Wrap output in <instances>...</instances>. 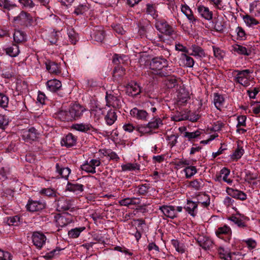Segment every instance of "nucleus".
Instances as JSON below:
<instances>
[{"label": "nucleus", "mask_w": 260, "mask_h": 260, "mask_svg": "<svg viewBox=\"0 0 260 260\" xmlns=\"http://www.w3.org/2000/svg\"><path fill=\"white\" fill-rule=\"evenodd\" d=\"M150 67L153 70L159 71V74L161 76H168L172 73L171 69L169 70L166 69L169 68L167 60L162 57L153 58L150 62Z\"/></svg>", "instance_id": "1"}, {"label": "nucleus", "mask_w": 260, "mask_h": 260, "mask_svg": "<svg viewBox=\"0 0 260 260\" xmlns=\"http://www.w3.org/2000/svg\"><path fill=\"white\" fill-rule=\"evenodd\" d=\"M32 21V17L31 15L24 11H22L17 16L14 17L13 22L18 25L27 26L30 25Z\"/></svg>", "instance_id": "2"}, {"label": "nucleus", "mask_w": 260, "mask_h": 260, "mask_svg": "<svg viewBox=\"0 0 260 260\" xmlns=\"http://www.w3.org/2000/svg\"><path fill=\"white\" fill-rule=\"evenodd\" d=\"M155 27L159 32L166 35L171 36L174 34L173 28L165 20H157Z\"/></svg>", "instance_id": "3"}, {"label": "nucleus", "mask_w": 260, "mask_h": 260, "mask_svg": "<svg viewBox=\"0 0 260 260\" xmlns=\"http://www.w3.org/2000/svg\"><path fill=\"white\" fill-rule=\"evenodd\" d=\"M237 75L235 78V81L244 86H247L249 84V74L250 73L249 70H244L242 71H236Z\"/></svg>", "instance_id": "4"}, {"label": "nucleus", "mask_w": 260, "mask_h": 260, "mask_svg": "<svg viewBox=\"0 0 260 260\" xmlns=\"http://www.w3.org/2000/svg\"><path fill=\"white\" fill-rule=\"evenodd\" d=\"M85 109L79 104H73L69 109V112L71 121L80 118Z\"/></svg>", "instance_id": "5"}, {"label": "nucleus", "mask_w": 260, "mask_h": 260, "mask_svg": "<svg viewBox=\"0 0 260 260\" xmlns=\"http://www.w3.org/2000/svg\"><path fill=\"white\" fill-rule=\"evenodd\" d=\"M57 208L59 211L70 210L72 211L74 209L72 200L62 197L57 201Z\"/></svg>", "instance_id": "6"}, {"label": "nucleus", "mask_w": 260, "mask_h": 260, "mask_svg": "<svg viewBox=\"0 0 260 260\" xmlns=\"http://www.w3.org/2000/svg\"><path fill=\"white\" fill-rule=\"evenodd\" d=\"M39 133L34 127H31L28 129L23 130L22 137L27 142L31 143L38 138Z\"/></svg>", "instance_id": "7"}, {"label": "nucleus", "mask_w": 260, "mask_h": 260, "mask_svg": "<svg viewBox=\"0 0 260 260\" xmlns=\"http://www.w3.org/2000/svg\"><path fill=\"white\" fill-rule=\"evenodd\" d=\"M47 240L46 237L42 233L36 232L32 234V241L34 245L38 248L41 249L45 245Z\"/></svg>", "instance_id": "8"}, {"label": "nucleus", "mask_w": 260, "mask_h": 260, "mask_svg": "<svg viewBox=\"0 0 260 260\" xmlns=\"http://www.w3.org/2000/svg\"><path fill=\"white\" fill-rule=\"evenodd\" d=\"M101 165V161L99 159H91L89 162L87 161L81 166L82 170L88 173L94 174L95 173V167H98Z\"/></svg>", "instance_id": "9"}, {"label": "nucleus", "mask_w": 260, "mask_h": 260, "mask_svg": "<svg viewBox=\"0 0 260 260\" xmlns=\"http://www.w3.org/2000/svg\"><path fill=\"white\" fill-rule=\"evenodd\" d=\"M131 115L135 119L141 120H147L148 113L144 110L134 108L130 111Z\"/></svg>", "instance_id": "10"}, {"label": "nucleus", "mask_w": 260, "mask_h": 260, "mask_svg": "<svg viewBox=\"0 0 260 260\" xmlns=\"http://www.w3.org/2000/svg\"><path fill=\"white\" fill-rule=\"evenodd\" d=\"M197 10L202 18L207 20L212 19L213 12L210 10L208 7L200 5L197 6Z\"/></svg>", "instance_id": "11"}, {"label": "nucleus", "mask_w": 260, "mask_h": 260, "mask_svg": "<svg viewBox=\"0 0 260 260\" xmlns=\"http://www.w3.org/2000/svg\"><path fill=\"white\" fill-rule=\"evenodd\" d=\"M159 209L162 211L164 215L170 218L173 219L177 216L175 208L173 206L164 205L159 207Z\"/></svg>", "instance_id": "12"}, {"label": "nucleus", "mask_w": 260, "mask_h": 260, "mask_svg": "<svg viewBox=\"0 0 260 260\" xmlns=\"http://www.w3.org/2000/svg\"><path fill=\"white\" fill-rule=\"evenodd\" d=\"M126 93L131 96H135L141 92L140 86L137 83H132L128 84L126 87Z\"/></svg>", "instance_id": "13"}, {"label": "nucleus", "mask_w": 260, "mask_h": 260, "mask_svg": "<svg viewBox=\"0 0 260 260\" xmlns=\"http://www.w3.org/2000/svg\"><path fill=\"white\" fill-rule=\"evenodd\" d=\"M45 204L39 201H29L27 204V209L30 212H36L45 208Z\"/></svg>", "instance_id": "14"}, {"label": "nucleus", "mask_w": 260, "mask_h": 260, "mask_svg": "<svg viewBox=\"0 0 260 260\" xmlns=\"http://www.w3.org/2000/svg\"><path fill=\"white\" fill-rule=\"evenodd\" d=\"M226 192L232 198L244 201L246 199V195L243 191L228 187Z\"/></svg>", "instance_id": "15"}, {"label": "nucleus", "mask_w": 260, "mask_h": 260, "mask_svg": "<svg viewBox=\"0 0 260 260\" xmlns=\"http://www.w3.org/2000/svg\"><path fill=\"white\" fill-rule=\"evenodd\" d=\"M181 82V80L179 78H177L175 76H169L165 80V84L168 88H173L178 87L179 84Z\"/></svg>", "instance_id": "16"}, {"label": "nucleus", "mask_w": 260, "mask_h": 260, "mask_svg": "<svg viewBox=\"0 0 260 260\" xmlns=\"http://www.w3.org/2000/svg\"><path fill=\"white\" fill-rule=\"evenodd\" d=\"M72 128L77 131H80L82 132L88 133V132H96V129L93 127L91 125L89 124H75L72 125Z\"/></svg>", "instance_id": "17"}, {"label": "nucleus", "mask_w": 260, "mask_h": 260, "mask_svg": "<svg viewBox=\"0 0 260 260\" xmlns=\"http://www.w3.org/2000/svg\"><path fill=\"white\" fill-rule=\"evenodd\" d=\"M107 106H112L114 108H119L120 105V101L117 97L111 94L107 93L106 96Z\"/></svg>", "instance_id": "18"}, {"label": "nucleus", "mask_w": 260, "mask_h": 260, "mask_svg": "<svg viewBox=\"0 0 260 260\" xmlns=\"http://www.w3.org/2000/svg\"><path fill=\"white\" fill-rule=\"evenodd\" d=\"M198 204L190 200H187L184 208L191 216L194 217L197 214Z\"/></svg>", "instance_id": "19"}, {"label": "nucleus", "mask_w": 260, "mask_h": 260, "mask_svg": "<svg viewBox=\"0 0 260 260\" xmlns=\"http://www.w3.org/2000/svg\"><path fill=\"white\" fill-rule=\"evenodd\" d=\"M47 88L52 92H56L60 89L61 83L57 79L48 80L46 83Z\"/></svg>", "instance_id": "20"}, {"label": "nucleus", "mask_w": 260, "mask_h": 260, "mask_svg": "<svg viewBox=\"0 0 260 260\" xmlns=\"http://www.w3.org/2000/svg\"><path fill=\"white\" fill-rule=\"evenodd\" d=\"M181 11L186 16L190 22L195 23L197 22V19L196 17L194 16L193 12L188 6L186 5H182Z\"/></svg>", "instance_id": "21"}, {"label": "nucleus", "mask_w": 260, "mask_h": 260, "mask_svg": "<svg viewBox=\"0 0 260 260\" xmlns=\"http://www.w3.org/2000/svg\"><path fill=\"white\" fill-rule=\"evenodd\" d=\"M191 52L188 53L189 55L198 56L199 57H204L205 56L204 50L199 46L196 45H192L189 49Z\"/></svg>", "instance_id": "22"}, {"label": "nucleus", "mask_w": 260, "mask_h": 260, "mask_svg": "<svg viewBox=\"0 0 260 260\" xmlns=\"http://www.w3.org/2000/svg\"><path fill=\"white\" fill-rule=\"evenodd\" d=\"M76 142V138L73 134L70 133L66 137L62 139L61 144L67 147H70L74 146Z\"/></svg>", "instance_id": "23"}, {"label": "nucleus", "mask_w": 260, "mask_h": 260, "mask_svg": "<svg viewBox=\"0 0 260 260\" xmlns=\"http://www.w3.org/2000/svg\"><path fill=\"white\" fill-rule=\"evenodd\" d=\"M125 69L119 66L115 67L113 72V77L115 80L118 82L125 75Z\"/></svg>", "instance_id": "24"}, {"label": "nucleus", "mask_w": 260, "mask_h": 260, "mask_svg": "<svg viewBox=\"0 0 260 260\" xmlns=\"http://www.w3.org/2000/svg\"><path fill=\"white\" fill-rule=\"evenodd\" d=\"M46 69L51 74H57L60 73L59 65L55 62L47 61L46 62Z\"/></svg>", "instance_id": "25"}, {"label": "nucleus", "mask_w": 260, "mask_h": 260, "mask_svg": "<svg viewBox=\"0 0 260 260\" xmlns=\"http://www.w3.org/2000/svg\"><path fill=\"white\" fill-rule=\"evenodd\" d=\"M199 245L203 249L207 250L209 249L212 245V241L206 237H199L198 239Z\"/></svg>", "instance_id": "26"}, {"label": "nucleus", "mask_w": 260, "mask_h": 260, "mask_svg": "<svg viewBox=\"0 0 260 260\" xmlns=\"http://www.w3.org/2000/svg\"><path fill=\"white\" fill-rule=\"evenodd\" d=\"M116 113L114 110H109L105 117L106 123L109 125H112L117 119Z\"/></svg>", "instance_id": "27"}, {"label": "nucleus", "mask_w": 260, "mask_h": 260, "mask_svg": "<svg viewBox=\"0 0 260 260\" xmlns=\"http://www.w3.org/2000/svg\"><path fill=\"white\" fill-rule=\"evenodd\" d=\"M14 41L17 43H21L26 41V34L21 30H16L13 35Z\"/></svg>", "instance_id": "28"}, {"label": "nucleus", "mask_w": 260, "mask_h": 260, "mask_svg": "<svg viewBox=\"0 0 260 260\" xmlns=\"http://www.w3.org/2000/svg\"><path fill=\"white\" fill-rule=\"evenodd\" d=\"M198 203L201 204L204 207H208L210 204V198L205 193L198 196Z\"/></svg>", "instance_id": "29"}, {"label": "nucleus", "mask_w": 260, "mask_h": 260, "mask_svg": "<svg viewBox=\"0 0 260 260\" xmlns=\"http://www.w3.org/2000/svg\"><path fill=\"white\" fill-rule=\"evenodd\" d=\"M91 36L95 41L102 42L105 38V32L102 29L93 30Z\"/></svg>", "instance_id": "30"}, {"label": "nucleus", "mask_w": 260, "mask_h": 260, "mask_svg": "<svg viewBox=\"0 0 260 260\" xmlns=\"http://www.w3.org/2000/svg\"><path fill=\"white\" fill-rule=\"evenodd\" d=\"M56 172L58 173L61 178L68 179L71 173V170L69 168H61L58 164H56Z\"/></svg>", "instance_id": "31"}, {"label": "nucleus", "mask_w": 260, "mask_h": 260, "mask_svg": "<svg viewBox=\"0 0 260 260\" xmlns=\"http://www.w3.org/2000/svg\"><path fill=\"white\" fill-rule=\"evenodd\" d=\"M56 225L58 226L63 227L67 225L70 221L64 216L58 214L54 217Z\"/></svg>", "instance_id": "32"}, {"label": "nucleus", "mask_w": 260, "mask_h": 260, "mask_svg": "<svg viewBox=\"0 0 260 260\" xmlns=\"http://www.w3.org/2000/svg\"><path fill=\"white\" fill-rule=\"evenodd\" d=\"M232 47L233 50L239 54L248 56L250 53V51H248L247 48L243 46L235 44L233 45Z\"/></svg>", "instance_id": "33"}, {"label": "nucleus", "mask_w": 260, "mask_h": 260, "mask_svg": "<svg viewBox=\"0 0 260 260\" xmlns=\"http://www.w3.org/2000/svg\"><path fill=\"white\" fill-rule=\"evenodd\" d=\"M55 115L60 120L71 121L69 111L61 110L56 113Z\"/></svg>", "instance_id": "34"}, {"label": "nucleus", "mask_w": 260, "mask_h": 260, "mask_svg": "<svg viewBox=\"0 0 260 260\" xmlns=\"http://www.w3.org/2000/svg\"><path fill=\"white\" fill-rule=\"evenodd\" d=\"M128 60V57L124 55H119L115 54L113 56V62L115 64L126 63Z\"/></svg>", "instance_id": "35"}, {"label": "nucleus", "mask_w": 260, "mask_h": 260, "mask_svg": "<svg viewBox=\"0 0 260 260\" xmlns=\"http://www.w3.org/2000/svg\"><path fill=\"white\" fill-rule=\"evenodd\" d=\"M224 99L222 95L216 93L214 94V103L216 108L220 110V108L223 104Z\"/></svg>", "instance_id": "36"}, {"label": "nucleus", "mask_w": 260, "mask_h": 260, "mask_svg": "<svg viewBox=\"0 0 260 260\" xmlns=\"http://www.w3.org/2000/svg\"><path fill=\"white\" fill-rule=\"evenodd\" d=\"M85 229V227H80L71 229L68 232V236L70 238H77Z\"/></svg>", "instance_id": "37"}, {"label": "nucleus", "mask_w": 260, "mask_h": 260, "mask_svg": "<svg viewBox=\"0 0 260 260\" xmlns=\"http://www.w3.org/2000/svg\"><path fill=\"white\" fill-rule=\"evenodd\" d=\"M218 253L221 259L224 260H231V252L223 248L220 247L218 249Z\"/></svg>", "instance_id": "38"}, {"label": "nucleus", "mask_w": 260, "mask_h": 260, "mask_svg": "<svg viewBox=\"0 0 260 260\" xmlns=\"http://www.w3.org/2000/svg\"><path fill=\"white\" fill-rule=\"evenodd\" d=\"M163 124L161 119L159 117H155L153 120L148 123L147 127L149 128L156 129Z\"/></svg>", "instance_id": "39"}, {"label": "nucleus", "mask_w": 260, "mask_h": 260, "mask_svg": "<svg viewBox=\"0 0 260 260\" xmlns=\"http://www.w3.org/2000/svg\"><path fill=\"white\" fill-rule=\"evenodd\" d=\"M7 54L11 57L16 56L19 53V47L17 45L13 44L12 46L6 49Z\"/></svg>", "instance_id": "40"}, {"label": "nucleus", "mask_w": 260, "mask_h": 260, "mask_svg": "<svg viewBox=\"0 0 260 260\" xmlns=\"http://www.w3.org/2000/svg\"><path fill=\"white\" fill-rule=\"evenodd\" d=\"M68 35L71 44L75 45L78 40V34L75 31L73 28L68 29Z\"/></svg>", "instance_id": "41"}, {"label": "nucleus", "mask_w": 260, "mask_h": 260, "mask_svg": "<svg viewBox=\"0 0 260 260\" xmlns=\"http://www.w3.org/2000/svg\"><path fill=\"white\" fill-rule=\"evenodd\" d=\"M204 185V181L202 179H196L189 183V186L195 190L201 189Z\"/></svg>", "instance_id": "42"}, {"label": "nucleus", "mask_w": 260, "mask_h": 260, "mask_svg": "<svg viewBox=\"0 0 260 260\" xmlns=\"http://www.w3.org/2000/svg\"><path fill=\"white\" fill-rule=\"evenodd\" d=\"M220 175L219 177L222 178V180L224 181L227 182L229 184H230L232 183V180L229 178H228V177L230 173V171L226 168H223L221 170L220 172Z\"/></svg>", "instance_id": "43"}, {"label": "nucleus", "mask_w": 260, "mask_h": 260, "mask_svg": "<svg viewBox=\"0 0 260 260\" xmlns=\"http://www.w3.org/2000/svg\"><path fill=\"white\" fill-rule=\"evenodd\" d=\"M231 234L232 231L230 228L225 225L218 228L216 231V234L218 237L221 235H231Z\"/></svg>", "instance_id": "44"}, {"label": "nucleus", "mask_w": 260, "mask_h": 260, "mask_svg": "<svg viewBox=\"0 0 260 260\" xmlns=\"http://www.w3.org/2000/svg\"><path fill=\"white\" fill-rule=\"evenodd\" d=\"M181 58L184 61L185 66L189 68L193 67L194 61L193 59L186 54H182Z\"/></svg>", "instance_id": "45"}, {"label": "nucleus", "mask_w": 260, "mask_h": 260, "mask_svg": "<svg viewBox=\"0 0 260 260\" xmlns=\"http://www.w3.org/2000/svg\"><path fill=\"white\" fill-rule=\"evenodd\" d=\"M59 34L60 32L59 31H53L50 32L48 37V40L51 44H56Z\"/></svg>", "instance_id": "46"}, {"label": "nucleus", "mask_w": 260, "mask_h": 260, "mask_svg": "<svg viewBox=\"0 0 260 260\" xmlns=\"http://www.w3.org/2000/svg\"><path fill=\"white\" fill-rule=\"evenodd\" d=\"M18 2L23 9H32L35 6L32 0H19Z\"/></svg>", "instance_id": "47"}, {"label": "nucleus", "mask_w": 260, "mask_h": 260, "mask_svg": "<svg viewBox=\"0 0 260 260\" xmlns=\"http://www.w3.org/2000/svg\"><path fill=\"white\" fill-rule=\"evenodd\" d=\"M0 7H3L5 9L9 10L16 7V5L13 4L10 0H0Z\"/></svg>", "instance_id": "48"}, {"label": "nucleus", "mask_w": 260, "mask_h": 260, "mask_svg": "<svg viewBox=\"0 0 260 260\" xmlns=\"http://www.w3.org/2000/svg\"><path fill=\"white\" fill-rule=\"evenodd\" d=\"M68 189L71 191H82L83 190V186L80 184L68 183L67 185Z\"/></svg>", "instance_id": "49"}, {"label": "nucleus", "mask_w": 260, "mask_h": 260, "mask_svg": "<svg viewBox=\"0 0 260 260\" xmlns=\"http://www.w3.org/2000/svg\"><path fill=\"white\" fill-rule=\"evenodd\" d=\"M172 244L178 252L181 253L185 252V247L184 245L179 243L177 240H172Z\"/></svg>", "instance_id": "50"}, {"label": "nucleus", "mask_w": 260, "mask_h": 260, "mask_svg": "<svg viewBox=\"0 0 260 260\" xmlns=\"http://www.w3.org/2000/svg\"><path fill=\"white\" fill-rule=\"evenodd\" d=\"M184 171L185 173L186 177L190 178L197 173V170L195 167L190 166L185 168Z\"/></svg>", "instance_id": "51"}, {"label": "nucleus", "mask_w": 260, "mask_h": 260, "mask_svg": "<svg viewBox=\"0 0 260 260\" xmlns=\"http://www.w3.org/2000/svg\"><path fill=\"white\" fill-rule=\"evenodd\" d=\"M244 153V149L242 147L238 146L233 154L231 155V158L233 160H237L241 157Z\"/></svg>", "instance_id": "52"}, {"label": "nucleus", "mask_w": 260, "mask_h": 260, "mask_svg": "<svg viewBox=\"0 0 260 260\" xmlns=\"http://www.w3.org/2000/svg\"><path fill=\"white\" fill-rule=\"evenodd\" d=\"M210 3L214 6V7L220 10H225V6L223 5L222 0H209Z\"/></svg>", "instance_id": "53"}, {"label": "nucleus", "mask_w": 260, "mask_h": 260, "mask_svg": "<svg viewBox=\"0 0 260 260\" xmlns=\"http://www.w3.org/2000/svg\"><path fill=\"white\" fill-rule=\"evenodd\" d=\"M122 171H132L139 170V165L137 164L128 163L121 166Z\"/></svg>", "instance_id": "54"}, {"label": "nucleus", "mask_w": 260, "mask_h": 260, "mask_svg": "<svg viewBox=\"0 0 260 260\" xmlns=\"http://www.w3.org/2000/svg\"><path fill=\"white\" fill-rule=\"evenodd\" d=\"M20 218L18 216L9 217L7 219V222L9 225L17 226L20 222Z\"/></svg>", "instance_id": "55"}, {"label": "nucleus", "mask_w": 260, "mask_h": 260, "mask_svg": "<svg viewBox=\"0 0 260 260\" xmlns=\"http://www.w3.org/2000/svg\"><path fill=\"white\" fill-rule=\"evenodd\" d=\"M201 135V132L199 131H196L194 132H186L184 134V136L187 138L188 140L190 141L192 139H195Z\"/></svg>", "instance_id": "56"}, {"label": "nucleus", "mask_w": 260, "mask_h": 260, "mask_svg": "<svg viewBox=\"0 0 260 260\" xmlns=\"http://www.w3.org/2000/svg\"><path fill=\"white\" fill-rule=\"evenodd\" d=\"M9 103V98L4 94L0 92V107L5 108Z\"/></svg>", "instance_id": "57"}, {"label": "nucleus", "mask_w": 260, "mask_h": 260, "mask_svg": "<svg viewBox=\"0 0 260 260\" xmlns=\"http://www.w3.org/2000/svg\"><path fill=\"white\" fill-rule=\"evenodd\" d=\"M245 22L248 25H256L258 22L254 18L249 15H246L243 17Z\"/></svg>", "instance_id": "58"}, {"label": "nucleus", "mask_w": 260, "mask_h": 260, "mask_svg": "<svg viewBox=\"0 0 260 260\" xmlns=\"http://www.w3.org/2000/svg\"><path fill=\"white\" fill-rule=\"evenodd\" d=\"M230 219L239 228H245L246 226L245 223L242 219L236 216H233Z\"/></svg>", "instance_id": "59"}, {"label": "nucleus", "mask_w": 260, "mask_h": 260, "mask_svg": "<svg viewBox=\"0 0 260 260\" xmlns=\"http://www.w3.org/2000/svg\"><path fill=\"white\" fill-rule=\"evenodd\" d=\"M146 12L147 14L151 15L153 18H155L157 16L155 8L153 5H147Z\"/></svg>", "instance_id": "60"}, {"label": "nucleus", "mask_w": 260, "mask_h": 260, "mask_svg": "<svg viewBox=\"0 0 260 260\" xmlns=\"http://www.w3.org/2000/svg\"><path fill=\"white\" fill-rule=\"evenodd\" d=\"M149 187V185L147 184L140 185L138 186V191L140 194L145 195L148 192Z\"/></svg>", "instance_id": "61"}, {"label": "nucleus", "mask_w": 260, "mask_h": 260, "mask_svg": "<svg viewBox=\"0 0 260 260\" xmlns=\"http://www.w3.org/2000/svg\"><path fill=\"white\" fill-rule=\"evenodd\" d=\"M250 10L251 12L260 14V2L257 1L252 3L251 5Z\"/></svg>", "instance_id": "62"}, {"label": "nucleus", "mask_w": 260, "mask_h": 260, "mask_svg": "<svg viewBox=\"0 0 260 260\" xmlns=\"http://www.w3.org/2000/svg\"><path fill=\"white\" fill-rule=\"evenodd\" d=\"M88 9V8L86 5H81L76 8L74 13L77 15L82 14L86 12Z\"/></svg>", "instance_id": "63"}, {"label": "nucleus", "mask_w": 260, "mask_h": 260, "mask_svg": "<svg viewBox=\"0 0 260 260\" xmlns=\"http://www.w3.org/2000/svg\"><path fill=\"white\" fill-rule=\"evenodd\" d=\"M11 257L9 252L0 250V260H11Z\"/></svg>", "instance_id": "64"}]
</instances>
